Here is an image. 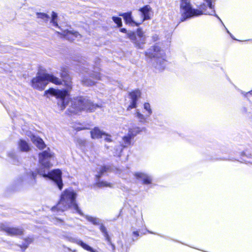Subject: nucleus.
<instances>
[{
	"instance_id": "4c0bfd02",
	"label": "nucleus",
	"mask_w": 252,
	"mask_h": 252,
	"mask_svg": "<svg viewBox=\"0 0 252 252\" xmlns=\"http://www.w3.org/2000/svg\"><path fill=\"white\" fill-rule=\"evenodd\" d=\"M120 32H124V33H126L127 34L128 32H127V31L126 29L125 28H122V29H120Z\"/></svg>"
},
{
	"instance_id": "58836bf2",
	"label": "nucleus",
	"mask_w": 252,
	"mask_h": 252,
	"mask_svg": "<svg viewBox=\"0 0 252 252\" xmlns=\"http://www.w3.org/2000/svg\"><path fill=\"white\" fill-rule=\"evenodd\" d=\"M154 41H156L158 39V36L157 35H155L153 36Z\"/></svg>"
},
{
	"instance_id": "f8f14e48",
	"label": "nucleus",
	"mask_w": 252,
	"mask_h": 252,
	"mask_svg": "<svg viewBox=\"0 0 252 252\" xmlns=\"http://www.w3.org/2000/svg\"><path fill=\"white\" fill-rule=\"evenodd\" d=\"M132 138H133L128 133H127L126 135L124 136L123 138L122 145L116 150V152L114 153V155L118 157L120 156L123 148L130 145Z\"/></svg>"
},
{
	"instance_id": "0eeeda50",
	"label": "nucleus",
	"mask_w": 252,
	"mask_h": 252,
	"mask_svg": "<svg viewBox=\"0 0 252 252\" xmlns=\"http://www.w3.org/2000/svg\"><path fill=\"white\" fill-rule=\"evenodd\" d=\"M52 18L50 21V24L54 27L58 28L59 31H57L59 34L62 35L66 39L69 41H74L75 40H78L81 37V35L78 32H73L69 30L68 29H62L58 27L57 24V14L55 12L52 13Z\"/></svg>"
},
{
	"instance_id": "6e6552de",
	"label": "nucleus",
	"mask_w": 252,
	"mask_h": 252,
	"mask_svg": "<svg viewBox=\"0 0 252 252\" xmlns=\"http://www.w3.org/2000/svg\"><path fill=\"white\" fill-rule=\"evenodd\" d=\"M127 37L136 48L141 49L144 48V45L146 43V36L141 29H138L136 32H128Z\"/></svg>"
},
{
	"instance_id": "5701e85b",
	"label": "nucleus",
	"mask_w": 252,
	"mask_h": 252,
	"mask_svg": "<svg viewBox=\"0 0 252 252\" xmlns=\"http://www.w3.org/2000/svg\"><path fill=\"white\" fill-rule=\"evenodd\" d=\"M36 17L41 19L43 22H47L50 18V16L45 13L37 12L36 13Z\"/></svg>"
},
{
	"instance_id": "7ed1b4c3",
	"label": "nucleus",
	"mask_w": 252,
	"mask_h": 252,
	"mask_svg": "<svg viewBox=\"0 0 252 252\" xmlns=\"http://www.w3.org/2000/svg\"><path fill=\"white\" fill-rule=\"evenodd\" d=\"M61 76L63 79L64 85L66 87L65 90H56L54 89H50L49 90L45 91L46 94H51L56 96L57 98L60 99L58 104L60 105L61 110H63L67 105L68 101L66 97L68 95V92L72 88V82L70 78L67 76V69L66 67H62L61 69Z\"/></svg>"
},
{
	"instance_id": "c03bdc74",
	"label": "nucleus",
	"mask_w": 252,
	"mask_h": 252,
	"mask_svg": "<svg viewBox=\"0 0 252 252\" xmlns=\"http://www.w3.org/2000/svg\"><path fill=\"white\" fill-rule=\"evenodd\" d=\"M243 111L244 112H247V110H246V108H245V107L243 108Z\"/></svg>"
},
{
	"instance_id": "f3484780",
	"label": "nucleus",
	"mask_w": 252,
	"mask_h": 252,
	"mask_svg": "<svg viewBox=\"0 0 252 252\" xmlns=\"http://www.w3.org/2000/svg\"><path fill=\"white\" fill-rule=\"evenodd\" d=\"M134 175L137 179H142L145 184H150L152 182V178L146 174L137 172L135 173Z\"/></svg>"
},
{
	"instance_id": "aec40b11",
	"label": "nucleus",
	"mask_w": 252,
	"mask_h": 252,
	"mask_svg": "<svg viewBox=\"0 0 252 252\" xmlns=\"http://www.w3.org/2000/svg\"><path fill=\"white\" fill-rule=\"evenodd\" d=\"M85 218L89 222L94 225H99L101 223V220L98 218L92 217L89 215H85Z\"/></svg>"
},
{
	"instance_id": "7c9ffc66",
	"label": "nucleus",
	"mask_w": 252,
	"mask_h": 252,
	"mask_svg": "<svg viewBox=\"0 0 252 252\" xmlns=\"http://www.w3.org/2000/svg\"><path fill=\"white\" fill-rule=\"evenodd\" d=\"M144 109L148 112V115H147L149 117L152 113V111L151 109L150 105L148 103H145L144 105Z\"/></svg>"
},
{
	"instance_id": "9d476101",
	"label": "nucleus",
	"mask_w": 252,
	"mask_h": 252,
	"mask_svg": "<svg viewBox=\"0 0 252 252\" xmlns=\"http://www.w3.org/2000/svg\"><path fill=\"white\" fill-rule=\"evenodd\" d=\"M54 158V154L48 148L39 154V162L43 168L49 169L52 166L51 161Z\"/></svg>"
},
{
	"instance_id": "2eb2a0df",
	"label": "nucleus",
	"mask_w": 252,
	"mask_h": 252,
	"mask_svg": "<svg viewBox=\"0 0 252 252\" xmlns=\"http://www.w3.org/2000/svg\"><path fill=\"white\" fill-rule=\"evenodd\" d=\"M72 242L77 244V245L83 248L84 250H87L89 252H98V251L94 250L92 247H91L86 243H84L82 240L80 239L74 238L72 239Z\"/></svg>"
},
{
	"instance_id": "393cba45",
	"label": "nucleus",
	"mask_w": 252,
	"mask_h": 252,
	"mask_svg": "<svg viewBox=\"0 0 252 252\" xmlns=\"http://www.w3.org/2000/svg\"><path fill=\"white\" fill-rule=\"evenodd\" d=\"M135 115V117L138 119L140 122L143 123L147 122V118L143 114L140 113L138 110H136Z\"/></svg>"
},
{
	"instance_id": "20e7f679",
	"label": "nucleus",
	"mask_w": 252,
	"mask_h": 252,
	"mask_svg": "<svg viewBox=\"0 0 252 252\" xmlns=\"http://www.w3.org/2000/svg\"><path fill=\"white\" fill-rule=\"evenodd\" d=\"M147 61L153 67L161 71L166 65L165 54L164 50L158 46H153L145 52Z\"/></svg>"
},
{
	"instance_id": "f704fd0d",
	"label": "nucleus",
	"mask_w": 252,
	"mask_h": 252,
	"mask_svg": "<svg viewBox=\"0 0 252 252\" xmlns=\"http://www.w3.org/2000/svg\"><path fill=\"white\" fill-rule=\"evenodd\" d=\"M136 101H135V100L131 101L130 102V104L127 107V110H129L131 109L134 108L136 107Z\"/></svg>"
},
{
	"instance_id": "dca6fc26",
	"label": "nucleus",
	"mask_w": 252,
	"mask_h": 252,
	"mask_svg": "<svg viewBox=\"0 0 252 252\" xmlns=\"http://www.w3.org/2000/svg\"><path fill=\"white\" fill-rule=\"evenodd\" d=\"M31 140L33 143L39 149H43L45 147V144L43 140L35 135H32Z\"/></svg>"
},
{
	"instance_id": "c9c22d12",
	"label": "nucleus",
	"mask_w": 252,
	"mask_h": 252,
	"mask_svg": "<svg viewBox=\"0 0 252 252\" xmlns=\"http://www.w3.org/2000/svg\"><path fill=\"white\" fill-rule=\"evenodd\" d=\"M104 236V237L105 238V240L109 243L111 244V246H112V248L113 250H114L115 249V246L112 244L111 242V239H110V238L109 236V234H108V233H107V235H103Z\"/></svg>"
},
{
	"instance_id": "39448f33",
	"label": "nucleus",
	"mask_w": 252,
	"mask_h": 252,
	"mask_svg": "<svg viewBox=\"0 0 252 252\" xmlns=\"http://www.w3.org/2000/svg\"><path fill=\"white\" fill-rule=\"evenodd\" d=\"M69 104V111L74 113H77L82 110L92 112L99 107L97 104H94L89 99L82 97L73 98Z\"/></svg>"
},
{
	"instance_id": "a878e982",
	"label": "nucleus",
	"mask_w": 252,
	"mask_h": 252,
	"mask_svg": "<svg viewBox=\"0 0 252 252\" xmlns=\"http://www.w3.org/2000/svg\"><path fill=\"white\" fill-rule=\"evenodd\" d=\"M95 70L93 71V73H91V77L94 78L97 80H102L103 76L99 72H97L96 70L97 69L94 68Z\"/></svg>"
},
{
	"instance_id": "9b49d317",
	"label": "nucleus",
	"mask_w": 252,
	"mask_h": 252,
	"mask_svg": "<svg viewBox=\"0 0 252 252\" xmlns=\"http://www.w3.org/2000/svg\"><path fill=\"white\" fill-rule=\"evenodd\" d=\"M0 230L5 232L10 236H18L23 234V229L21 228L10 227L6 223L0 224Z\"/></svg>"
},
{
	"instance_id": "1a4fd4ad",
	"label": "nucleus",
	"mask_w": 252,
	"mask_h": 252,
	"mask_svg": "<svg viewBox=\"0 0 252 252\" xmlns=\"http://www.w3.org/2000/svg\"><path fill=\"white\" fill-rule=\"evenodd\" d=\"M38 173L43 177H49L58 186L59 189L61 190L63 188V184L62 180V172L59 169H55L46 174L45 171L38 170Z\"/></svg>"
},
{
	"instance_id": "6ab92c4d",
	"label": "nucleus",
	"mask_w": 252,
	"mask_h": 252,
	"mask_svg": "<svg viewBox=\"0 0 252 252\" xmlns=\"http://www.w3.org/2000/svg\"><path fill=\"white\" fill-rule=\"evenodd\" d=\"M18 147L20 150L23 152H28L30 150V147L27 141L21 139L18 142Z\"/></svg>"
},
{
	"instance_id": "37998d69",
	"label": "nucleus",
	"mask_w": 252,
	"mask_h": 252,
	"mask_svg": "<svg viewBox=\"0 0 252 252\" xmlns=\"http://www.w3.org/2000/svg\"><path fill=\"white\" fill-rule=\"evenodd\" d=\"M226 30L227 31V32L231 36H232L231 34L228 31V30L226 28Z\"/></svg>"
},
{
	"instance_id": "2f4dec72",
	"label": "nucleus",
	"mask_w": 252,
	"mask_h": 252,
	"mask_svg": "<svg viewBox=\"0 0 252 252\" xmlns=\"http://www.w3.org/2000/svg\"><path fill=\"white\" fill-rule=\"evenodd\" d=\"M107 171V168L104 166H101L99 169V171L97 175H96L97 178H99L102 174Z\"/></svg>"
},
{
	"instance_id": "72a5a7b5",
	"label": "nucleus",
	"mask_w": 252,
	"mask_h": 252,
	"mask_svg": "<svg viewBox=\"0 0 252 252\" xmlns=\"http://www.w3.org/2000/svg\"><path fill=\"white\" fill-rule=\"evenodd\" d=\"M99 225H100L99 229L100 231L102 232L103 235H106L108 233L107 230L104 225L101 223Z\"/></svg>"
},
{
	"instance_id": "4468645a",
	"label": "nucleus",
	"mask_w": 252,
	"mask_h": 252,
	"mask_svg": "<svg viewBox=\"0 0 252 252\" xmlns=\"http://www.w3.org/2000/svg\"><path fill=\"white\" fill-rule=\"evenodd\" d=\"M120 16H122L126 23L127 24H129L130 25H138L140 24V22L137 23L134 21L132 17L131 12H127V13H124L119 14Z\"/></svg>"
},
{
	"instance_id": "473e14b6",
	"label": "nucleus",
	"mask_w": 252,
	"mask_h": 252,
	"mask_svg": "<svg viewBox=\"0 0 252 252\" xmlns=\"http://www.w3.org/2000/svg\"><path fill=\"white\" fill-rule=\"evenodd\" d=\"M97 186L99 187H111V184L109 183H108L104 181H101V182H98L97 183Z\"/></svg>"
},
{
	"instance_id": "ddd939ff",
	"label": "nucleus",
	"mask_w": 252,
	"mask_h": 252,
	"mask_svg": "<svg viewBox=\"0 0 252 252\" xmlns=\"http://www.w3.org/2000/svg\"><path fill=\"white\" fill-rule=\"evenodd\" d=\"M152 12L151 7L148 5H145L139 9V14L141 16L140 23H142L145 20L150 19L151 18V13Z\"/></svg>"
},
{
	"instance_id": "bb28decb",
	"label": "nucleus",
	"mask_w": 252,
	"mask_h": 252,
	"mask_svg": "<svg viewBox=\"0 0 252 252\" xmlns=\"http://www.w3.org/2000/svg\"><path fill=\"white\" fill-rule=\"evenodd\" d=\"M82 82L83 85L87 86H91L92 85H94V82L91 80L90 79H88L87 78H83L82 80Z\"/></svg>"
},
{
	"instance_id": "c85d7f7f",
	"label": "nucleus",
	"mask_w": 252,
	"mask_h": 252,
	"mask_svg": "<svg viewBox=\"0 0 252 252\" xmlns=\"http://www.w3.org/2000/svg\"><path fill=\"white\" fill-rule=\"evenodd\" d=\"M33 241V238L31 237H28L25 239V243L23 245L22 248L26 249L28 245L31 244Z\"/></svg>"
},
{
	"instance_id": "412c9836",
	"label": "nucleus",
	"mask_w": 252,
	"mask_h": 252,
	"mask_svg": "<svg viewBox=\"0 0 252 252\" xmlns=\"http://www.w3.org/2000/svg\"><path fill=\"white\" fill-rule=\"evenodd\" d=\"M141 129L140 127L137 126H132L131 127L129 128L128 133L131 135L133 138L135 137L137 134L140 133L141 131Z\"/></svg>"
},
{
	"instance_id": "f257e3e1",
	"label": "nucleus",
	"mask_w": 252,
	"mask_h": 252,
	"mask_svg": "<svg viewBox=\"0 0 252 252\" xmlns=\"http://www.w3.org/2000/svg\"><path fill=\"white\" fill-rule=\"evenodd\" d=\"M204 0L207 2V5L203 3L200 6L198 9H195L192 8L190 3V0H181L180 8L182 13V21L194 16L206 14L211 15H214L219 19L221 23H222L220 17L215 14L214 6L212 3L213 0Z\"/></svg>"
},
{
	"instance_id": "f03ea898",
	"label": "nucleus",
	"mask_w": 252,
	"mask_h": 252,
	"mask_svg": "<svg viewBox=\"0 0 252 252\" xmlns=\"http://www.w3.org/2000/svg\"><path fill=\"white\" fill-rule=\"evenodd\" d=\"M76 193L73 190L66 189L62 193L61 199L57 205L52 208V210L63 212L70 208L80 215L83 216L76 203Z\"/></svg>"
},
{
	"instance_id": "4be33fe9",
	"label": "nucleus",
	"mask_w": 252,
	"mask_h": 252,
	"mask_svg": "<svg viewBox=\"0 0 252 252\" xmlns=\"http://www.w3.org/2000/svg\"><path fill=\"white\" fill-rule=\"evenodd\" d=\"M86 66L88 65L84 63L79 62V64H76V69L80 72H88L89 68L86 67Z\"/></svg>"
},
{
	"instance_id": "a19ab883",
	"label": "nucleus",
	"mask_w": 252,
	"mask_h": 252,
	"mask_svg": "<svg viewBox=\"0 0 252 252\" xmlns=\"http://www.w3.org/2000/svg\"><path fill=\"white\" fill-rule=\"evenodd\" d=\"M57 221L58 222H59V223H62V220H61L57 219Z\"/></svg>"
},
{
	"instance_id": "b1692460",
	"label": "nucleus",
	"mask_w": 252,
	"mask_h": 252,
	"mask_svg": "<svg viewBox=\"0 0 252 252\" xmlns=\"http://www.w3.org/2000/svg\"><path fill=\"white\" fill-rule=\"evenodd\" d=\"M140 92L139 90H136L129 94L131 101L135 100L137 101L138 97L140 96Z\"/></svg>"
},
{
	"instance_id": "79ce46f5",
	"label": "nucleus",
	"mask_w": 252,
	"mask_h": 252,
	"mask_svg": "<svg viewBox=\"0 0 252 252\" xmlns=\"http://www.w3.org/2000/svg\"><path fill=\"white\" fill-rule=\"evenodd\" d=\"M9 156L12 158H14V155L13 154L11 155L10 154H9Z\"/></svg>"
},
{
	"instance_id": "cd10ccee",
	"label": "nucleus",
	"mask_w": 252,
	"mask_h": 252,
	"mask_svg": "<svg viewBox=\"0 0 252 252\" xmlns=\"http://www.w3.org/2000/svg\"><path fill=\"white\" fill-rule=\"evenodd\" d=\"M36 173L35 172H32V171H31L29 173V174H28V176H29L30 179L32 180V181L30 183L31 184H32V185H33L35 184V178L36 177Z\"/></svg>"
},
{
	"instance_id": "423d86ee",
	"label": "nucleus",
	"mask_w": 252,
	"mask_h": 252,
	"mask_svg": "<svg viewBox=\"0 0 252 252\" xmlns=\"http://www.w3.org/2000/svg\"><path fill=\"white\" fill-rule=\"evenodd\" d=\"M49 82L56 85L62 84L61 80L54 75L39 72L36 77L32 79V86L34 89L43 90Z\"/></svg>"
},
{
	"instance_id": "c756f323",
	"label": "nucleus",
	"mask_w": 252,
	"mask_h": 252,
	"mask_svg": "<svg viewBox=\"0 0 252 252\" xmlns=\"http://www.w3.org/2000/svg\"><path fill=\"white\" fill-rule=\"evenodd\" d=\"M113 21L117 24L118 27H120L122 26V19L121 18L113 16L112 18Z\"/></svg>"
},
{
	"instance_id": "a18cd8bd",
	"label": "nucleus",
	"mask_w": 252,
	"mask_h": 252,
	"mask_svg": "<svg viewBox=\"0 0 252 252\" xmlns=\"http://www.w3.org/2000/svg\"><path fill=\"white\" fill-rule=\"evenodd\" d=\"M251 92H252V91L251 92H249V93H247L246 94H248L249 93L251 94Z\"/></svg>"
},
{
	"instance_id": "e433bc0d",
	"label": "nucleus",
	"mask_w": 252,
	"mask_h": 252,
	"mask_svg": "<svg viewBox=\"0 0 252 252\" xmlns=\"http://www.w3.org/2000/svg\"><path fill=\"white\" fill-rule=\"evenodd\" d=\"M103 136L104 137V140L106 141H107V142H110V141H111L110 135L106 134H105L104 133V134H103Z\"/></svg>"
},
{
	"instance_id": "a211bd4d",
	"label": "nucleus",
	"mask_w": 252,
	"mask_h": 252,
	"mask_svg": "<svg viewBox=\"0 0 252 252\" xmlns=\"http://www.w3.org/2000/svg\"><path fill=\"white\" fill-rule=\"evenodd\" d=\"M104 132L98 127H94L91 131V137L93 139H98L102 138Z\"/></svg>"
},
{
	"instance_id": "ea45409f",
	"label": "nucleus",
	"mask_w": 252,
	"mask_h": 252,
	"mask_svg": "<svg viewBox=\"0 0 252 252\" xmlns=\"http://www.w3.org/2000/svg\"><path fill=\"white\" fill-rule=\"evenodd\" d=\"M133 234L134 235H135V236H138L139 235V233H138V231H134V232H133Z\"/></svg>"
}]
</instances>
